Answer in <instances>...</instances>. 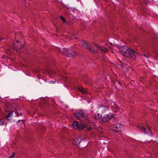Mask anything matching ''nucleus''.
<instances>
[{
    "mask_svg": "<svg viewBox=\"0 0 158 158\" xmlns=\"http://www.w3.org/2000/svg\"><path fill=\"white\" fill-rule=\"evenodd\" d=\"M73 116L74 117L77 118L82 122L85 123L89 122V119L88 118L87 115L82 111H80L77 113H74Z\"/></svg>",
    "mask_w": 158,
    "mask_h": 158,
    "instance_id": "nucleus-1",
    "label": "nucleus"
},
{
    "mask_svg": "<svg viewBox=\"0 0 158 158\" xmlns=\"http://www.w3.org/2000/svg\"><path fill=\"white\" fill-rule=\"evenodd\" d=\"M130 49L128 46H123L120 47L119 50L120 53L124 56H127L128 53Z\"/></svg>",
    "mask_w": 158,
    "mask_h": 158,
    "instance_id": "nucleus-2",
    "label": "nucleus"
},
{
    "mask_svg": "<svg viewBox=\"0 0 158 158\" xmlns=\"http://www.w3.org/2000/svg\"><path fill=\"white\" fill-rule=\"evenodd\" d=\"M23 44L20 42L18 40H14L13 44V47L14 50H19L22 48Z\"/></svg>",
    "mask_w": 158,
    "mask_h": 158,
    "instance_id": "nucleus-3",
    "label": "nucleus"
},
{
    "mask_svg": "<svg viewBox=\"0 0 158 158\" xmlns=\"http://www.w3.org/2000/svg\"><path fill=\"white\" fill-rule=\"evenodd\" d=\"M6 111V112H9V111H13L15 109V104H11L10 103H7L5 104Z\"/></svg>",
    "mask_w": 158,
    "mask_h": 158,
    "instance_id": "nucleus-4",
    "label": "nucleus"
},
{
    "mask_svg": "<svg viewBox=\"0 0 158 158\" xmlns=\"http://www.w3.org/2000/svg\"><path fill=\"white\" fill-rule=\"evenodd\" d=\"M122 125L120 124L117 123L115 124H114L112 126V130L116 132H118L121 130V126Z\"/></svg>",
    "mask_w": 158,
    "mask_h": 158,
    "instance_id": "nucleus-5",
    "label": "nucleus"
},
{
    "mask_svg": "<svg viewBox=\"0 0 158 158\" xmlns=\"http://www.w3.org/2000/svg\"><path fill=\"white\" fill-rule=\"evenodd\" d=\"M138 127L139 129L144 133L148 134L151 132L150 129L149 127L147 128L146 129L143 126L139 125H138Z\"/></svg>",
    "mask_w": 158,
    "mask_h": 158,
    "instance_id": "nucleus-6",
    "label": "nucleus"
},
{
    "mask_svg": "<svg viewBox=\"0 0 158 158\" xmlns=\"http://www.w3.org/2000/svg\"><path fill=\"white\" fill-rule=\"evenodd\" d=\"M134 53H136L135 51L131 50L130 49L128 53V56H126V57H129L132 60H135L136 58L135 55L134 54Z\"/></svg>",
    "mask_w": 158,
    "mask_h": 158,
    "instance_id": "nucleus-7",
    "label": "nucleus"
},
{
    "mask_svg": "<svg viewBox=\"0 0 158 158\" xmlns=\"http://www.w3.org/2000/svg\"><path fill=\"white\" fill-rule=\"evenodd\" d=\"M113 118V116L112 114H109L107 115L106 117H103L102 119V121L103 122L105 123Z\"/></svg>",
    "mask_w": 158,
    "mask_h": 158,
    "instance_id": "nucleus-8",
    "label": "nucleus"
},
{
    "mask_svg": "<svg viewBox=\"0 0 158 158\" xmlns=\"http://www.w3.org/2000/svg\"><path fill=\"white\" fill-rule=\"evenodd\" d=\"M61 52V53L64 55L69 56L70 55V53L69 52V50L65 48L62 49Z\"/></svg>",
    "mask_w": 158,
    "mask_h": 158,
    "instance_id": "nucleus-9",
    "label": "nucleus"
},
{
    "mask_svg": "<svg viewBox=\"0 0 158 158\" xmlns=\"http://www.w3.org/2000/svg\"><path fill=\"white\" fill-rule=\"evenodd\" d=\"M81 139L79 138H76L73 141V143L75 145H77L81 142Z\"/></svg>",
    "mask_w": 158,
    "mask_h": 158,
    "instance_id": "nucleus-10",
    "label": "nucleus"
},
{
    "mask_svg": "<svg viewBox=\"0 0 158 158\" xmlns=\"http://www.w3.org/2000/svg\"><path fill=\"white\" fill-rule=\"evenodd\" d=\"M99 49L103 52H107L108 51V49L103 46H101Z\"/></svg>",
    "mask_w": 158,
    "mask_h": 158,
    "instance_id": "nucleus-11",
    "label": "nucleus"
},
{
    "mask_svg": "<svg viewBox=\"0 0 158 158\" xmlns=\"http://www.w3.org/2000/svg\"><path fill=\"white\" fill-rule=\"evenodd\" d=\"M87 49H88L90 52L93 53L96 52L97 50L95 49L94 47H91L90 45L89 46Z\"/></svg>",
    "mask_w": 158,
    "mask_h": 158,
    "instance_id": "nucleus-12",
    "label": "nucleus"
},
{
    "mask_svg": "<svg viewBox=\"0 0 158 158\" xmlns=\"http://www.w3.org/2000/svg\"><path fill=\"white\" fill-rule=\"evenodd\" d=\"M82 45L87 49L90 45L89 43L83 41L82 42Z\"/></svg>",
    "mask_w": 158,
    "mask_h": 158,
    "instance_id": "nucleus-13",
    "label": "nucleus"
},
{
    "mask_svg": "<svg viewBox=\"0 0 158 158\" xmlns=\"http://www.w3.org/2000/svg\"><path fill=\"white\" fill-rule=\"evenodd\" d=\"M78 126L79 124L77 121H75L73 122V126L75 128H78Z\"/></svg>",
    "mask_w": 158,
    "mask_h": 158,
    "instance_id": "nucleus-14",
    "label": "nucleus"
},
{
    "mask_svg": "<svg viewBox=\"0 0 158 158\" xmlns=\"http://www.w3.org/2000/svg\"><path fill=\"white\" fill-rule=\"evenodd\" d=\"M85 126L84 124H81L79 125L78 129L79 130H81L85 128Z\"/></svg>",
    "mask_w": 158,
    "mask_h": 158,
    "instance_id": "nucleus-15",
    "label": "nucleus"
},
{
    "mask_svg": "<svg viewBox=\"0 0 158 158\" xmlns=\"http://www.w3.org/2000/svg\"><path fill=\"white\" fill-rule=\"evenodd\" d=\"M78 90L81 92L83 94H85L86 92V90L83 88L79 87L78 88Z\"/></svg>",
    "mask_w": 158,
    "mask_h": 158,
    "instance_id": "nucleus-16",
    "label": "nucleus"
},
{
    "mask_svg": "<svg viewBox=\"0 0 158 158\" xmlns=\"http://www.w3.org/2000/svg\"><path fill=\"white\" fill-rule=\"evenodd\" d=\"M9 112L8 113V114L7 115L6 117V118L8 119V120H10V119L9 118V117H11L12 116V111H9Z\"/></svg>",
    "mask_w": 158,
    "mask_h": 158,
    "instance_id": "nucleus-17",
    "label": "nucleus"
},
{
    "mask_svg": "<svg viewBox=\"0 0 158 158\" xmlns=\"http://www.w3.org/2000/svg\"><path fill=\"white\" fill-rule=\"evenodd\" d=\"M5 123V120L4 119H0V125H2Z\"/></svg>",
    "mask_w": 158,
    "mask_h": 158,
    "instance_id": "nucleus-18",
    "label": "nucleus"
},
{
    "mask_svg": "<svg viewBox=\"0 0 158 158\" xmlns=\"http://www.w3.org/2000/svg\"><path fill=\"white\" fill-rule=\"evenodd\" d=\"M141 55L145 57H148L150 56V54L149 53H147L146 54H143Z\"/></svg>",
    "mask_w": 158,
    "mask_h": 158,
    "instance_id": "nucleus-19",
    "label": "nucleus"
},
{
    "mask_svg": "<svg viewBox=\"0 0 158 158\" xmlns=\"http://www.w3.org/2000/svg\"><path fill=\"white\" fill-rule=\"evenodd\" d=\"M60 18L61 20H62L63 21L64 23H66V20L64 18L63 16H60Z\"/></svg>",
    "mask_w": 158,
    "mask_h": 158,
    "instance_id": "nucleus-20",
    "label": "nucleus"
},
{
    "mask_svg": "<svg viewBox=\"0 0 158 158\" xmlns=\"http://www.w3.org/2000/svg\"><path fill=\"white\" fill-rule=\"evenodd\" d=\"M94 45L97 47L98 49H99L101 46L99 45L96 43H95L94 44Z\"/></svg>",
    "mask_w": 158,
    "mask_h": 158,
    "instance_id": "nucleus-21",
    "label": "nucleus"
},
{
    "mask_svg": "<svg viewBox=\"0 0 158 158\" xmlns=\"http://www.w3.org/2000/svg\"><path fill=\"white\" fill-rule=\"evenodd\" d=\"M15 153L14 152H12V156H10L8 158H11L12 157H13L15 156Z\"/></svg>",
    "mask_w": 158,
    "mask_h": 158,
    "instance_id": "nucleus-22",
    "label": "nucleus"
},
{
    "mask_svg": "<svg viewBox=\"0 0 158 158\" xmlns=\"http://www.w3.org/2000/svg\"><path fill=\"white\" fill-rule=\"evenodd\" d=\"M72 53H70V55H72V56H74V55H75L76 53H75V52L74 51H72Z\"/></svg>",
    "mask_w": 158,
    "mask_h": 158,
    "instance_id": "nucleus-23",
    "label": "nucleus"
},
{
    "mask_svg": "<svg viewBox=\"0 0 158 158\" xmlns=\"http://www.w3.org/2000/svg\"><path fill=\"white\" fill-rule=\"evenodd\" d=\"M123 64V65H122V64H121V66H123L124 67V65H125V64Z\"/></svg>",
    "mask_w": 158,
    "mask_h": 158,
    "instance_id": "nucleus-24",
    "label": "nucleus"
},
{
    "mask_svg": "<svg viewBox=\"0 0 158 158\" xmlns=\"http://www.w3.org/2000/svg\"><path fill=\"white\" fill-rule=\"evenodd\" d=\"M51 82H52V83H53L54 82V81H51Z\"/></svg>",
    "mask_w": 158,
    "mask_h": 158,
    "instance_id": "nucleus-25",
    "label": "nucleus"
},
{
    "mask_svg": "<svg viewBox=\"0 0 158 158\" xmlns=\"http://www.w3.org/2000/svg\"><path fill=\"white\" fill-rule=\"evenodd\" d=\"M90 129H91V128L89 129H88V130H90Z\"/></svg>",
    "mask_w": 158,
    "mask_h": 158,
    "instance_id": "nucleus-26",
    "label": "nucleus"
},
{
    "mask_svg": "<svg viewBox=\"0 0 158 158\" xmlns=\"http://www.w3.org/2000/svg\"><path fill=\"white\" fill-rule=\"evenodd\" d=\"M18 34H16V36Z\"/></svg>",
    "mask_w": 158,
    "mask_h": 158,
    "instance_id": "nucleus-27",
    "label": "nucleus"
}]
</instances>
